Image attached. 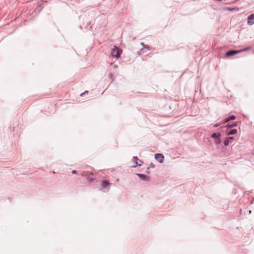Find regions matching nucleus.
I'll return each mask as SVG.
<instances>
[{
	"mask_svg": "<svg viewBox=\"0 0 254 254\" xmlns=\"http://www.w3.org/2000/svg\"><path fill=\"white\" fill-rule=\"evenodd\" d=\"M122 53V50L121 49H119L117 47L114 46L113 48L111 49V54L112 56L119 58L121 54Z\"/></svg>",
	"mask_w": 254,
	"mask_h": 254,
	"instance_id": "1",
	"label": "nucleus"
},
{
	"mask_svg": "<svg viewBox=\"0 0 254 254\" xmlns=\"http://www.w3.org/2000/svg\"><path fill=\"white\" fill-rule=\"evenodd\" d=\"M247 50V49H243V50H241L230 51L226 53V56L227 57L232 56L235 55L236 54H239L242 52L245 51Z\"/></svg>",
	"mask_w": 254,
	"mask_h": 254,
	"instance_id": "2",
	"label": "nucleus"
},
{
	"mask_svg": "<svg viewBox=\"0 0 254 254\" xmlns=\"http://www.w3.org/2000/svg\"><path fill=\"white\" fill-rule=\"evenodd\" d=\"M254 24V14H252L248 16V24L249 25H252Z\"/></svg>",
	"mask_w": 254,
	"mask_h": 254,
	"instance_id": "3",
	"label": "nucleus"
},
{
	"mask_svg": "<svg viewBox=\"0 0 254 254\" xmlns=\"http://www.w3.org/2000/svg\"><path fill=\"white\" fill-rule=\"evenodd\" d=\"M155 158L159 160L160 163L164 161V156L162 154H157L155 155Z\"/></svg>",
	"mask_w": 254,
	"mask_h": 254,
	"instance_id": "4",
	"label": "nucleus"
},
{
	"mask_svg": "<svg viewBox=\"0 0 254 254\" xmlns=\"http://www.w3.org/2000/svg\"><path fill=\"white\" fill-rule=\"evenodd\" d=\"M133 160L135 161V165L132 166L133 167H135L136 166H140L142 164V162L139 160L137 158V157H134Z\"/></svg>",
	"mask_w": 254,
	"mask_h": 254,
	"instance_id": "5",
	"label": "nucleus"
},
{
	"mask_svg": "<svg viewBox=\"0 0 254 254\" xmlns=\"http://www.w3.org/2000/svg\"><path fill=\"white\" fill-rule=\"evenodd\" d=\"M234 139L233 137H229L226 139L224 143L225 146H228L229 144L232 142V140Z\"/></svg>",
	"mask_w": 254,
	"mask_h": 254,
	"instance_id": "6",
	"label": "nucleus"
},
{
	"mask_svg": "<svg viewBox=\"0 0 254 254\" xmlns=\"http://www.w3.org/2000/svg\"><path fill=\"white\" fill-rule=\"evenodd\" d=\"M137 175L141 180H143L145 181H148L149 180L148 177L145 175H143V174H137Z\"/></svg>",
	"mask_w": 254,
	"mask_h": 254,
	"instance_id": "7",
	"label": "nucleus"
},
{
	"mask_svg": "<svg viewBox=\"0 0 254 254\" xmlns=\"http://www.w3.org/2000/svg\"><path fill=\"white\" fill-rule=\"evenodd\" d=\"M109 184L110 183L108 181L104 180L101 183V187L105 188L106 186L109 185Z\"/></svg>",
	"mask_w": 254,
	"mask_h": 254,
	"instance_id": "8",
	"label": "nucleus"
},
{
	"mask_svg": "<svg viewBox=\"0 0 254 254\" xmlns=\"http://www.w3.org/2000/svg\"><path fill=\"white\" fill-rule=\"evenodd\" d=\"M237 133V130L236 129H233L228 132V135H233Z\"/></svg>",
	"mask_w": 254,
	"mask_h": 254,
	"instance_id": "9",
	"label": "nucleus"
},
{
	"mask_svg": "<svg viewBox=\"0 0 254 254\" xmlns=\"http://www.w3.org/2000/svg\"><path fill=\"white\" fill-rule=\"evenodd\" d=\"M220 133H214L212 134L211 137L215 139H217L218 138H220Z\"/></svg>",
	"mask_w": 254,
	"mask_h": 254,
	"instance_id": "10",
	"label": "nucleus"
},
{
	"mask_svg": "<svg viewBox=\"0 0 254 254\" xmlns=\"http://www.w3.org/2000/svg\"><path fill=\"white\" fill-rule=\"evenodd\" d=\"M220 142H221V140L220 139V138L216 139V140H215V143L216 144H218L220 143Z\"/></svg>",
	"mask_w": 254,
	"mask_h": 254,
	"instance_id": "11",
	"label": "nucleus"
},
{
	"mask_svg": "<svg viewBox=\"0 0 254 254\" xmlns=\"http://www.w3.org/2000/svg\"><path fill=\"white\" fill-rule=\"evenodd\" d=\"M236 119V117L234 115L231 116L230 117H229V120H234Z\"/></svg>",
	"mask_w": 254,
	"mask_h": 254,
	"instance_id": "12",
	"label": "nucleus"
},
{
	"mask_svg": "<svg viewBox=\"0 0 254 254\" xmlns=\"http://www.w3.org/2000/svg\"><path fill=\"white\" fill-rule=\"evenodd\" d=\"M236 126H237V125H236V124H233V125H228L227 126V127H236Z\"/></svg>",
	"mask_w": 254,
	"mask_h": 254,
	"instance_id": "13",
	"label": "nucleus"
},
{
	"mask_svg": "<svg viewBox=\"0 0 254 254\" xmlns=\"http://www.w3.org/2000/svg\"><path fill=\"white\" fill-rule=\"evenodd\" d=\"M81 175L83 176H87L88 175L87 173L83 172L82 173Z\"/></svg>",
	"mask_w": 254,
	"mask_h": 254,
	"instance_id": "14",
	"label": "nucleus"
},
{
	"mask_svg": "<svg viewBox=\"0 0 254 254\" xmlns=\"http://www.w3.org/2000/svg\"><path fill=\"white\" fill-rule=\"evenodd\" d=\"M230 121V120H229V118H226V119L225 120V121H224V123H227V122H229V121Z\"/></svg>",
	"mask_w": 254,
	"mask_h": 254,
	"instance_id": "15",
	"label": "nucleus"
},
{
	"mask_svg": "<svg viewBox=\"0 0 254 254\" xmlns=\"http://www.w3.org/2000/svg\"><path fill=\"white\" fill-rule=\"evenodd\" d=\"M220 125V124H216L214 125V127H217Z\"/></svg>",
	"mask_w": 254,
	"mask_h": 254,
	"instance_id": "16",
	"label": "nucleus"
},
{
	"mask_svg": "<svg viewBox=\"0 0 254 254\" xmlns=\"http://www.w3.org/2000/svg\"><path fill=\"white\" fill-rule=\"evenodd\" d=\"M88 93V91H86L85 92H84V93H82L80 94V96H82L83 94H86V93Z\"/></svg>",
	"mask_w": 254,
	"mask_h": 254,
	"instance_id": "17",
	"label": "nucleus"
},
{
	"mask_svg": "<svg viewBox=\"0 0 254 254\" xmlns=\"http://www.w3.org/2000/svg\"><path fill=\"white\" fill-rule=\"evenodd\" d=\"M72 174H76V171L75 170H73V171H72Z\"/></svg>",
	"mask_w": 254,
	"mask_h": 254,
	"instance_id": "18",
	"label": "nucleus"
}]
</instances>
